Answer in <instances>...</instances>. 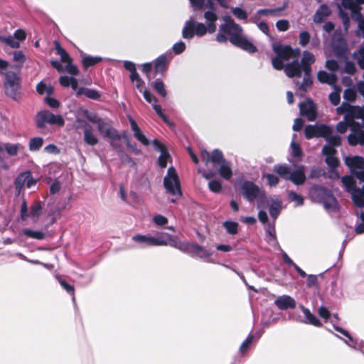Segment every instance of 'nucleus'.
Returning a JSON list of instances; mask_svg holds the SVG:
<instances>
[{"instance_id":"13","label":"nucleus","mask_w":364,"mask_h":364,"mask_svg":"<svg viewBox=\"0 0 364 364\" xmlns=\"http://www.w3.org/2000/svg\"><path fill=\"white\" fill-rule=\"evenodd\" d=\"M283 69L287 76L291 78L294 77H300L304 72L297 59L287 63L286 65H284Z\"/></svg>"},{"instance_id":"23","label":"nucleus","mask_w":364,"mask_h":364,"mask_svg":"<svg viewBox=\"0 0 364 364\" xmlns=\"http://www.w3.org/2000/svg\"><path fill=\"white\" fill-rule=\"evenodd\" d=\"M315 62V57L313 53L308 50L303 52L302 58L300 65L302 67L304 71L311 72V65Z\"/></svg>"},{"instance_id":"64","label":"nucleus","mask_w":364,"mask_h":364,"mask_svg":"<svg viewBox=\"0 0 364 364\" xmlns=\"http://www.w3.org/2000/svg\"><path fill=\"white\" fill-rule=\"evenodd\" d=\"M186 43L179 41L173 45L172 50L176 55H180L186 50Z\"/></svg>"},{"instance_id":"48","label":"nucleus","mask_w":364,"mask_h":364,"mask_svg":"<svg viewBox=\"0 0 364 364\" xmlns=\"http://www.w3.org/2000/svg\"><path fill=\"white\" fill-rule=\"evenodd\" d=\"M341 181L345 187L346 191L349 193L358 188V187H356L355 181L350 176H343Z\"/></svg>"},{"instance_id":"31","label":"nucleus","mask_w":364,"mask_h":364,"mask_svg":"<svg viewBox=\"0 0 364 364\" xmlns=\"http://www.w3.org/2000/svg\"><path fill=\"white\" fill-rule=\"evenodd\" d=\"M317 79L321 83L333 85L336 80V76L334 73H328L324 70H320L317 73Z\"/></svg>"},{"instance_id":"36","label":"nucleus","mask_w":364,"mask_h":364,"mask_svg":"<svg viewBox=\"0 0 364 364\" xmlns=\"http://www.w3.org/2000/svg\"><path fill=\"white\" fill-rule=\"evenodd\" d=\"M168 66V60L165 55H161L154 61V70L156 73H162Z\"/></svg>"},{"instance_id":"29","label":"nucleus","mask_w":364,"mask_h":364,"mask_svg":"<svg viewBox=\"0 0 364 364\" xmlns=\"http://www.w3.org/2000/svg\"><path fill=\"white\" fill-rule=\"evenodd\" d=\"M194 30H195V35L198 37H203L207 33L210 34H213L215 32V29L210 30L208 24H205L203 23L200 22H196L194 20Z\"/></svg>"},{"instance_id":"59","label":"nucleus","mask_w":364,"mask_h":364,"mask_svg":"<svg viewBox=\"0 0 364 364\" xmlns=\"http://www.w3.org/2000/svg\"><path fill=\"white\" fill-rule=\"evenodd\" d=\"M232 14L240 20H247L248 15L246 11L240 7H234L232 9Z\"/></svg>"},{"instance_id":"40","label":"nucleus","mask_w":364,"mask_h":364,"mask_svg":"<svg viewBox=\"0 0 364 364\" xmlns=\"http://www.w3.org/2000/svg\"><path fill=\"white\" fill-rule=\"evenodd\" d=\"M273 171L285 180H288L291 173V168L287 164H276L274 166Z\"/></svg>"},{"instance_id":"35","label":"nucleus","mask_w":364,"mask_h":364,"mask_svg":"<svg viewBox=\"0 0 364 364\" xmlns=\"http://www.w3.org/2000/svg\"><path fill=\"white\" fill-rule=\"evenodd\" d=\"M47 124L61 127L65 124V119L61 115L55 114L47 110Z\"/></svg>"},{"instance_id":"5","label":"nucleus","mask_w":364,"mask_h":364,"mask_svg":"<svg viewBox=\"0 0 364 364\" xmlns=\"http://www.w3.org/2000/svg\"><path fill=\"white\" fill-rule=\"evenodd\" d=\"M311 195L318 202L323 203L326 210H337V200L333 196L332 191L327 188L321 186H314L311 188Z\"/></svg>"},{"instance_id":"60","label":"nucleus","mask_w":364,"mask_h":364,"mask_svg":"<svg viewBox=\"0 0 364 364\" xmlns=\"http://www.w3.org/2000/svg\"><path fill=\"white\" fill-rule=\"evenodd\" d=\"M254 338H255V336L252 335V333H250L247 336V337L246 338V339L241 344V346L240 347V351L242 353H245L248 350V348H250L251 344L252 343Z\"/></svg>"},{"instance_id":"6","label":"nucleus","mask_w":364,"mask_h":364,"mask_svg":"<svg viewBox=\"0 0 364 364\" xmlns=\"http://www.w3.org/2000/svg\"><path fill=\"white\" fill-rule=\"evenodd\" d=\"M4 82L5 95L14 100H18L20 97V81L21 78L18 73L9 71L5 74Z\"/></svg>"},{"instance_id":"14","label":"nucleus","mask_w":364,"mask_h":364,"mask_svg":"<svg viewBox=\"0 0 364 364\" xmlns=\"http://www.w3.org/2000/svg\"><path fill=\"white\" fill-rule=\"evenodd\" d=\"M265 232L267 235V242L272 245L274 249L282 250V247L277 239L274 221L267 224L265 228Z\"/></svg>"},{"instance_id":"54","label":"nucleus","mask_w":364,"mask_h":364,"mask_svg":"<svg viewBox=\"0 0 364 364\" xmlns=\"http://www.w3.org/2000/svg\"><path fill=\"white\" fill-rule=\"evenodd\" d=\"M43 139L41 137L32 138L29 142V149L32 151L39 150V149L43 146Z\"/></svg>"},{"instance_id":"53","label":"nucleus","mask_w":364,"mask_h":364,"mask_svg":"<svg viewBox=\"0 0 364 364\" xmlns=\"http://www.w3.org/2000/svg\"><path fill=\"white\" fill-rule=\"evenodd\" d=\"M121 136L122 139L124 140L125 144L127 148L130 149L136 155H139L141 154V150L137 147L136 144H132L126 132H124Z\"/></svg>"},{"instance_id":"10","label":"nucleus","mask_w":364,"mask_h":364,"mask_svg":"<svg viewBox=\"0 0 364 364\" xmlns=\"http://www.w3.org/2000/svg\"><path fill=\"white\" fill-rule=\"evenodd\" d=\"M328 125L325 124H315L306 125L304 129V135L307 139L326 136Z\"/></svg>"},{"instance_id":"43","label":"nucleus","mask_w":364,"mask_h":364,"mask_svg":"<svg viewBox=\"0 0 364 364\" xmlns=\"http://www.w3.org/2000/svg\"><path fill=\"white\" fill-rule=\"evenodd\" d=\"M56 54L60 57L62 62H66L71 60V58L68 53L61 46L60 42L58 40L53 41Z\"/></svg>"},{"instance_id":"32","label":"nucleus","mask_w":364,"mask_h":364,"mask_svg":"<svg viewBox=\"0 0 364 364\" xmlns=\"http://www.w3.org/2000/svg\"><path fill=\"white\" fill-rule=\"evenodd\" d=\"M304 317L305 318L301 321V322L307 324H311L316 327H321L322 326V323L321 321L313 314L309 309H304Z\"/></svg>"},{"instance_id":"9","label":"nucleus","mask_w":364,"mask_h":364,"mask_svg":"<svg viewBox=\"0 0 364 364\" xmlns=\"http://www.w3.org/2000/svg\"><path fill=\"white\" fill-rule=\"evenodd\" d=\"M164 233H161V236L153 237L149 235H135L132 237V240L140 243L144 244L148 246H164L167 245V241L163 238Z\"/></svg>"},{"instance_id":"34","label":"nucleus","mask_w":364,"mask_h":364,"mask_svg":"<svg viewBox=\"0 0 364 364\" xmlns=\"http://www.w3.org/2000/svg\"><path fill=\"white\" fill-rule=\"evenodd\" d=\"M351 194V198L353 203L358 208H364V192L359 188L353 191Z\"/></svg>"},{"instance_id":"33","label":"nucleus","mask_w":364,"mask_h":364,"mask_svg":"<svg viewBox=\"0 0 364 364\" xmlns=\"http://www.w3.org/2000/svg\"><path fill=\"white\" fill-rule=\"evenodd\" d=\"M203 17L207 23V24L209 25L210 29L216 31L217 30V25L216 22L218 19V14L216 12H213L211 11H205L203 14Z\"/></svg>"},{"instance_id":"7","label":"nucleus","mask_w":364,"mask_h":364,"mask_svg":"<svg viewBox=\"0 0 364 364\" xmlns=\"http://www.w3.org/2000/svg\"><path fill=\"white\" fill-rule=\"evenodd\" d=\"M164 186L168 193L182 196L180 180L173 166L168 168L166 176L164 178Z\"/></svg>"},{"instance_id":"1","label":"nucleus","mask_w":364,"mask_h":364,"mask_svg":"<svg viewBox=\"0 0 364 364\" xmlns=\"http://www.w3.org/2000/svg\"><path fill=\"white\" fill-rule=\"evenodd\" d=\"M224 23L219 26L218 33L215 40L220 43H225L229 41L235 46L249 53H255L257 51V47L247 37L242 35L243 28L235 23L230 16L223 18Z\"/></svg>"},{"instance_id":"3","label":"nucleus","mask_w":364,"mask_h":364,"mask_svg":"<svg viewBox=\"0 0 364 364\" xmlns=\"http://www.w3.org/2000/svg\"><path fill=\"white\" fill-rule=\"evenodd\" d=\"M240 193L242 197L249 203H252L256 200H259L257 207L260 203H264L267 201L266 192L259 186L251 181H244L240 186Z\"/></svg>"},{"instance_id":"19","label":"nucleus","mask_w":364,"mask_h":364,"mask_svg":"<svg viewBox=\"0 0 364 364\" xmlns=\"http://www.w3.org/2000/svg\"><path fill=\"white\" fill-rule=\"evenodd\" d=\"M129 122L130 124V127L132 132H134V136L143 145L148 146L150 144L149 140L146 138V136L143 134L140 128L139 127L136 122L132 117H129Z\"/></svg>"},{"instance_id":"39","label":"nucleus","mask_w":364,"mask_h":364,"mask_svg":"<svg viewBox=\"0 0 364 364\" xmlns=\"http://www.w3.org/2000/svg\"><path fill=\"white\" fill-rule=\"evenodd\" d=\"M152 108L156 112L157 115L166 123L170 128L173 129L176 125L175 123L171 121L168 117L164 113L161 107L156 103L152 104Z\"/></svg>"},{"instance_id":"30","label":"nucleus","mask_w":364,"mask_h":364,"mask_svg":"<svg viewBox=\"0 0 364 364\" xmlns=\"http://www.w3.org/2000/svg\"><path fill=\"white\" fill-rule=\"evenodd\" d=\"M84 141L90 145V146H95L98 143V139L97 136L94 135L92 133V129L91 126L88 125L87 124H85V129H84Z\"/></svg>"},{"instance_id":"45","label":"nucleus","mask_w":364,"mask_h":364,"mask_svg":"<svg viewBox=\"0 0 364 364\" xmlns=\"http://www.w3.org/2000/svg\"><path fill=\"white\" fill-rule=\"evenodd\" d=\"M287 6V3L282 6L277 7L275 9H262L258 10V14H262V16L271 15L273 16H278L280 15L281 12L286 9Z\"/></svg>"},{"instance_id":"18","label":"nucleus","mask_w":364,"mask_h":364,"mask_svg":"<svg viewBox=\"0 0 364 364\" xmlns=\"http://www.w3.org/2000/svg\"><path fill=\"white\" fill-rule=\"evenodd\" d=\"M333 50L338 58H345L347 54V44L343 37L339 36L333 42Z\"/></svg>"},{"instance_id":"22","label":"nucleus","mask_w":364,"mask_h":364,"mask_svg":"<svg viewBox=\"0 0 364 364\" xmlns=\"http://www.w3.org/2000/svg\"><path fill=\"white\" fill-rule=\"evenodd\" d=\"M152 145L154 147V149L156 151H159L161 153V155L159 156L158 159V164L159 166L161 168H166V164L162 161V158L164 156H169L168 151L167 150L166 147L160 141H159L157 139H154L152 141Z\"/></svg>"},{"instance_id":"55","label":"nucleus","mask_w":364,"mask_h":364,"mask_svg":"<svg viewBox=\"0 0 364 364\" xmlns=\"http://www.w3.org/2000/svg\"><path fill=\"white\" fill-rule=\"evenodd\" d=\"M0 41L6 43L13 48H17L20 46L19 42L17 41L16 38L11 36H9L7 37L0 36Z\"/></svg>"},{"instance_id":"27","label":"nucleus","mask_w":364,"mask_h":364,"mask_svg":"<svg viewBox=\"0 0 364 364\" xmlns=\"http://www.w3.org/2000/svg\"><path fill=\"white\" fill-rule=\"evenodd\" d=\"M194 18L191 17L185 22L184 26L182 29V37L184 39L191 40L194 37Z\"/></svg>"},{"instance_id":"37","label":"nucleus","mask_w":364,"mask_h":364,"mask_svg":"<svg viewBox=\"0 0 364 364\" xmlns=\"http://www.w3.org/2000/svg\"><path fill=\"white\" fill-rule=\"evenodd\" d=\"M154 90L161 97H166L167 92L165 88V85L161 78H156L151 84Z\"/></svg>"},{"instance_id":"42","label":"nucleus","mask_w":364,"mask_h":364,"mask_svg":"<svg viewBox=\"0 0 364 364\" xmlns=\"http://www.w3.org/2000/svg\"><path fill=\"white\" fill-rule=\"evenodd\" d=\"M192 250L197 252V256L200 259L208 258L211 256L212 253L205 249L203 246L196 243L191 242Z\"/></svg>"},{"instance_id":"50","label":"nucleus","mask_w":364,"mask_h":364,"mask_svg":"<svg viewBox=\"0 0 364 364\" xmlns=\"http://www.w3.org/2000/svg\"><path fill=\"white\" fill-rule=\"evenodd\" d=\"M343 342L349 347L360 350L364 355V341L359 339H354L352 342L348 343L347 340L341 338Z\"/></svg>"},{"instance_id":"26","label":"nucleus","mask_w":364,"mask_h":364,"mask_svg":"<svg viewBox=\"0 0 364 364\" xmlns=\"http://www.w3.org/2000/svg\"><path fill=\"white\" fill-rule=\"evenodd\" d=\"M82 95L86 96L87 98L93 100H97L101 97V94L98 90L85 87H79V89L76 92L77 97H79Z\"/></svg>"},{"instance_id":"25","label":"nucleus","mask_w":364,"mask_h":364,"mask_svg":"<svg viewBox=\"0 0 364 364\" xmlns=\"http://www.w3.org/2000/svg\"><path fill=\"white\" fill-rule=\"evenodd\" d=\"M333 129L329 126L328 130L327 131L326 136H323V139L327 142L326 144L336 149V147H338L341 145L342 139L338 134L333 135Z\"/></svg>"},{"instance_id":"15","label":"nucleus","mask_w":364,"mask_h":364,"mask_svg":"<svg viewBox=\"0 0 364 364\" xmlns=\"http://www.w3.org/2000/svg\"><path fill=\"white\" fill-rule=\"evenodd\" d=\"M97 128L100 134L105 138L118 139H122L121 134H119L115 129L112 128L108 123H107L104 120L102 121V122L97 125Z\"/></svg>"},{"instance_id":"41","label":"nucleus","mask_w":364,"mask_h":364,"mask_svg":"<svg viewBox=\"0 0 364 364\" xmlns=\"http://www.w3.org/2000/svg\"><path fill=\"white\" fill-rule=\"evenodd\" d=\"M328 9L326 5L323 4L320 9L316 11L314 16V21L317 23H321L324 21L325 18L328 16Z\"/></svg>"},{"instance_id":"20","label":"nucleus","mask_w":364,"mask_h":364,"mask_svg":"<svg viewBox=\"0 0 364 364\" xmlns=\"http://www.w3.org/2000/svg\"><path fill=\"white\" fill-rule=\"evenodd\" d=\"M306 177L304 173V166H299L293 171H291L288 180L291 181L296 186L303 185L306 181Z\"/></svg>"},{"instance_id":"28","label":"nucleus","mask_w":364,"mask_h":364,"mask_svg":"<svg viewBox=\"0 0 364 364\" xmlns=\"http://www.w3.org/2000/svg\"><path fill=\"white\" fill-rule=\"evenodd\" d=\"M282 209V203L278 198L272 199L269 207V213L271 218L276 220Z\"/></svg>"},{"instance_id":"47","label":"nucleus","mask_w":364,"mask_h":364,"mask_svg":"<svg viewBox=\"0 0 364 364\" xmlns=\"http://www.w3.org/2000/svg\"><path fill=\"white\" fill-rule=\"evenodd\" d=\"M304 76L299 88L303 92H306L308 88L313 84V77L311 76V72L304 71Z\"/></svg>"},{"instance_id":"8","label":"nucleus","mask_w":364,"mask_h":364,"mask_svg":"<svg viewBox=\"0 0 364 364\" xmlns=\"http://www.w3.org/2000/svg\"><path fill=\"white\" fill-rule=\"evenodd\" d=\"M336 111L339 114H344V120L348 122H352L355 119H360L364 117L363 107L353 106L348 102H343L336 108Z\"/></svg>"},{"instance_id":"16","label":"nucleus","mask_w":364,"mask_h":364,"mask_svg":"<svg viewBox=\"0 0 364 364\" xmlns=\"http://www.w3.org/2000/svg\"><path fill=\"white\" fill-rule=\"evenodd\" d=\"M189 1L195 11L204 9L213 12L217 11L216 2L213 0H189Z\"/></svg>"},{"instance_id":"61","label":"nucleus","mask_w":364,"mask_h":364,"mask_svg":"<svg viewBox=\"0 0 364 364\" xmlns=\"http://www.w3.org/2000/svg\"><path fill=\"white\" fill-rule=\"evenodd\" d=\"M36 124L39 128H43L46 126V109L38 112L36 117Z\"/></svg>"},{"instance_id":"11","label":"nucleus","mask_w":364,"mask_h":364,"mask_svg":"<svg viewBox=\"0 0 364 364\" xmlns=\"http://www.w3.org/2000/svg\"><path fill=\"white\" fill-rule=\"evenodd\" d=\"M350 131V134L348 136V143L352 146L358 144L364 146V130L361 129L360 124L355 122Z\"/></svg>"},{"instance_id":"46","label":"nucleus","mask_w":364,"mask_h":364,"mask_svg":"<svg viewBox=\"0 0 364 364\" xmlns=\"http://www.w3.org/2000/svg\"><path fill=\"white\" fill-rule=\"evenodd\" d=\"M28 177H29V171L21 173L16 177V178L15 179L14 183H15L16 189L18 190V192L21 191V188L23 186H26V180H28Z\"/></svg>"},{"instance_id":"38","label":"nucleus","mask_w":364,"mask_h":364,"mask_svg":"<svg viewBox=\"0 0 364 364\" xmlns=\"http://www.w3.org/2000/svg\"><path fill=\"white\" fill-rule=\"evenodd\" d=\"M103 58L100 56L84 55L82 58V64L84 69H87L91 66L102 61Z\"/></svg>"},{"instance_id":"24","label":"nucleus","mask_w":364,"mask_h":364,"mask_svg":"<svg viewBox=\"0 0 364 364\" xmlns=\"http://www.w3.org/2000/svg\"><path fill=\"white\" fill-rule=\"evenodd\" d=\"M345 164L350 169L363 170L364 168V158L359 156H348L345 159Z\"/></svg>"},{"instance_id":"63","label":"nucleus","mask_w":364,"mask_h":364,"mask_svg":"<svg viewBox=\"0 0 364 364\" xmlns=\"http://www.w3.org/2000/svg\"><path fill=\"white\" fill-rule=\"evenodd\" d=\"M208 188L213 193H218L220 192L222 185L218 180H210L208 183Z\"/></svg>"},{"instance_id":"52","label":"nucleus","mask_w":364,"mask_h":364,"mask_svg":"<svg viewBox=\"0 0 364 364\" xmlns=\"http://www.w3.org/2000/svg\"><path fill=\"white\" fill-rule=\"evenodd\" d=\"M117 156L122 164H128L131 167L136 166V162L124 151V149L119 151Z\"/></svg>"},{"instance_id":"44","label":"nucleus","mask_w":364,"mask_h":364,"mask_svg":"<svg viewBox=\"0 0 364 364\" xmlns=\"http://www.w3.org/2000/svg\"><path fill=\"white\" fill-rule=\"evenodd\" d=\"M287 200L289 202L294 203L295 206H301L304 203V198L294 191H289L287 193Z\"/></svg>"},{"instance_id":"2","label":"nucleus","mask_w":364,"mask_h":364,"mask_svg":"<svg viewBox=\"0 0 364 364\" xmlns=\"http://www.w3.org/2000/svg\"><path fill=\"white\" fill-rule=\"evenodd\" d=\"M272 48L275 53V56L272 58V64L277 70H283L284 61L297 58L300 55L299 48L294 49L291 46L284 45L279 42H273Z\"/></svg>"},{"instance_id":"58","label":"nucleus","mask_w":364,"mask_h":364,"mask_svg":"<svg viewBox=\"0 0 364 364\" xmlns=\"http://www.w3.org/2000/svg\"><path fill=\"white\" fill-rule=\"evenodd\" d=\"M21 147V145L18 144H13L6 143L4 144V149L6 150L7 154H9L10 156L16 155L18 151L19 150V149Z\"/></svg>"},{"instance_id":"49","label":"nucleus","mask_w":364,"mask_h":364,"mask_svg":"<svg viewBox=\"0 0 364 364\" xmlns=\"http://www.w3.org/2000/svg\"><path fill=\"white\" fill-rule=\"evenodd\" d=\"M238 226L237 222L232 220H225L223 223V227L226 230V232L232 235L237 234Z\"/></svg>"},{"instance_id":"62","label":"nucleus","mask_w":364,"mask_h":364,"mask_svg":"<svg viewBox=\"0 0 364 364\" xmlns=\"http://www.w3.org/2000/svg\"><path fill=\"white\" fill-rule=\"evenodd\" d=\"M310 39H311V36L308 31H302L300 32V33H299V44L302 47L306 46L309 43Z\"/></svg>"},{"instance_id":"21","label":"nucleus","mask_w":364,"mask_h":364,"mask_svg":"<svg viewBox=\"0 0 364 364\" xmlns=\"http://www.w3.org/2000/svg\"><path fill=\"white\" fill-rule=\"evenodd\" d=\"M56 282L59 283L60 287L72 296L73 301H75V287L73 284H70L68 278L63 275L55 274L53 275Z\"/></svg>"},{"instance_id":"57","label":"nucleus","mask_w":364,"mask_h":364,"mask_svg":"<svg viewBox=\"0 0 364 364\" xmlns=\"http://www.w3.org/2000/svg\"><path fill=\"white\" fill-rule=\"evenodd\" d=\"M23 232V234L28 237L37 240H42L44 238V233L41 231L24 229Z\"/></svg>"},{"instance_id":"4","label":"nucleus","mask_w":364,"mask_h":364,"mask_svg":"<svg viewBox=\"0 0 364 364\" xmlns=\"http://www.w3.org/2000/svg\"><path fill=\"white\" fill-rule=\"evenodd\" d=\"M205 154L207 156L206 162L211 161L213 164L219 166L218 173L221 178L225 180H229L232 178V171L230 162L224 158L222 151L215 149L210 154L208 151H205Z\"/></svg>"},{"instance_id":"12","label":"nucleus","mask_w":364,"mask_h":364,"mask_svg":"<svg viewBox=\"0 0 364 364\" xmlns=\"http://www.w3.org/2000/svg\"><path fill=\"white\" fill-rule=\"evenodd\" d=\"M299 112L301 115L306 117L310 122L316 119V106L311 99L299 104Z\"/></svg>"},{"instance_id":"17","label":"nucleus","mask_w":364,"mask_h":364,"mask_svg":"<svg viewBox=\"0 0 364 364\" xmlns=\"http://www.w3.org/2000/svg\"><path fill=\"white\" fill-rule=\"evenodd\" d=\"M274 304L279 309L284 311L288 309H294L296 306V302L291 296L282 295L275 299Z\"/></svg>"},{"instance_id":"51","label":"nucleus","mask_w":364,"mask_h":364,"mask_svg":"<svg viewBox=\"0 0 364 364\" xmlns=\"http://www.w3.org/2000/svg\"><path fill=\"white\" fill-rule=\"evenodd\" d=\"M83 114L87 120L97 125L103 121V119L100 118L97 113L94 112H90L87 109L84 110Z\"/></svg>"},{"instance_id":"56","label":"nucleus","mask_w":364,"mask_h":364,"mask_svg":"<svg viewBox=\"0 0 364 364\" xmlns=\"http://www.w3.org/2000/svg\"><path fill=\"white\" fill-rule=\"evenodd\" d=\"M356 98V92L353 88H346L343 92V99L346 102H354Z\"/></svg>"}]
</instances>
